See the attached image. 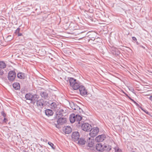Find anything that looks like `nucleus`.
I'll list each match as a JSON object with an SVG mask.
<instances>
[{
  "mask_svg": "<svg viewBox=\"0 0 152 152\" xmlns=\"http://www.w3.org/2000/svg\"><path fill=\"white\" fill-rule=\"evenodd\" d=\"M6 120H7V119L6 118H4V121H5Z\"/></svg>",
  "mask_w": 152,
  "mask_h": 152,
  "instance_id": "4c0bfd02",
  "label": "nucleus"
},
{
  "mask_svg": "<svg viewBox=\"0 0 152 152\" xmlns=\"http://www.w3.org/2000/svg\"><path fill=\"white\" fill-rule=\"evenodd\" d=\"M96 149L99 151H109L111 150V147L107 145L102 144V143H98L96 145Z\"/></svg>",
  "mask_w": 152,
  "mask_h": 152,
  "instance_id": "f257e3e1",
  "label": "nucleus"
},
{
  "mask_svg": "<svg viewBox=\"0 0 152 152\" xmlns=\"http://www.w3.org/2000/svg\"><path fill=\"white\" fill-rule=\"evenodd\" d=\"M17 35L18 37H20L19 38H21V40H23V39H24L22 35V34L21 33H19L18 34H17Z\"/></svg>",
  "mask_w": 152,
  "mask_h": 152,
  "instance_id": "cd10ccee",
  "label": "nucleus"
},
{
  "mask_svg": "<svg viewBox=\"0 0 152 152\" xmlns=\"http://www.w3.org/2000/svg\"><path fill=\"white\" fill-rule=\"evenodd\" d=\"M79 137V134L78 132H73L72 135V138L73 141H76L78 140Z\"/></svg>",
  "mask_w": 152,
  "mask_h": 152,
  "instance_id": "6e6552de",
  "label": "nucleus"
},
{
  "mask_svg": "<svg viewBox=\"0 0 152 152\" xmlns=\"http://www.w3.org/2000/svg\"><path fill=\"white\" fill-rule=\"evenodd\" d=\"M80 94L82 96L87 95V91L84 86H81L79 88Z\"/></svg>",
  "mask_w": 152,
  "mask_h": 152,
  "instance_id": "0eeeda50",
  "label": "nucleus"
},
{
  "mask_svg": "<svg viewBox=\"0 0 152 152\" xmlns=\"http://www.w3.org/2000/svg\"><path fill=\"white\" fill-rule=\"evenodd\" d=\"M32 96V94H30V93H28L26 94L25 95V98L26 100H29L30 102V101H31V99Z\"/></svg>",
  "mask_w": 152,
  "mask_h": 152,
  "instance_id": "b1692460",
  "label": "nucleus"
},
{
  "mask_svg": "<svg viewBox=\"0 0 152 152\" xmlns=\"http://www.w3.org/2000/svg\"><path fill=\"white\" fill-rule=\"evenodd\" d=\"M20 30V28H18L16 29L15 31V33L16 34V35H17V34H18L19 33Z\"/></svg>",
  "mask_w": 152,
  "mask_h": 152,
  "instance_id": "2f4dec72",
  "label": "nucleus"
},
{
  "mask_svg": "<svg viewBox=\"0 0 152 152\" xmlns=\"http://www.w3.org/2000/svg\"><path fill=\"white\" fill-rule=\"evenodd\" d=\"M75 122H77V125L78 126H80L82 122H80L82 120V117L80 115H75Z\"/></svg>",
  "mask_w": 152,
  "mask_h": 152,
  "instance_id": "1a4fd4ad",
  "label": "nucleus"
},
{
  "mask_svg": "<svg viewBox=\"0 0 152 152\" xmlns=\"http://www.w3.org/2000/svg\"><path fill=\"white\" fill-rule=\"evenodd\" d=\"M80 83L78 81H77L75 83L73 84V85L71 87H72L74 90H77L79 89L81 86Z\"/></svg>",
  "mask_w": 152,
  "mask_h": 152,
  "instance_id": "2eb2a0df",
  "label": "nucleus"
},
{
  "mask_svg": "<svg viewBox=\"0 0 152 152\" xmlns=\"http://www.w3.org/2000/svg\"><path fill=\"white\" fill-rule=\"evenodd\" d=\"M12 86L15 90H19L20 88V85L18 83H14L13 84Z\"/></svg>",
  "mask_w": 152,
  "mask_h": 152,
  "instance_id": "6ab92c4d",
  "label": "nucleus"
},
{
  "mask_svg": "<svg viewBox=\"0 0 152 152\" xmlns=\"http://www.w3.org/2000/svg\"><path fill=\"white\" fill-rule=\"evenodd\" d=\"M86 142V140L82 138H80L78 140V144L80 145H84Z\"/></svg>",
  "mask_w": 152,
  "mask_h": 152,
  "instance_id": "4be33fe9",
  "label": "nucleus"
},
{
  "mask_svg": "<svg viewBox=\"0 0 152 152\" xmlns=\"http://www.w3.org/2000/svg\"><path fill=\"white\" fill-rule=\"evenodd\" d=\"M18 77L20 79H24L25 77L24 74L22 73H19L17 75Z\"/></svg>",
  "mask_w": 152,
  "mask_h": 152,
  "instance_id": "a878e982",
  "label": "nucleus"
},
{
  "mask_svg": "<svg viewBox=\"0 0 152 152\" xmlns=\"http://www.w3.org/2000/svg\"><path fill=\"white\" fill-rule=\"evenodd\" d=\"M6 64L3 61H0V75H2L4 74V71L2 69L6 67Z\"/></svg>",
  "mask_w": 152,
  "mask_h": 152,
  "instance_id": "9d476101",
  "label": "nucleus"
},
{
  "mask_svg": "<svg viewBox=\"0 0 152 152\" xmlns=\"http://www.w3.org/2000/svg\"><path fill=\"white\" fill-rule=\"evenodd\" d=\"M1 114L4 117L6 116V114L3 111L1 112Z\"/></svg>",
  "mask_w": 152,
  "mask_h": 152,
  "instance_id": "473e14b6",
  "label": "nucleus"
},
{
  "mask_svg": "<svg viewBox=\"0 0 152 152\" xmlns=\"http://www.w3.org/2000/svg\"><path fill=\"white\" fill-rule=\"evenodd\" d=\"M88 143V146L90 147H92L94 145V139H91L89 137L87 141Z\"/></svg>",
  "mask_w": 152,
  "mask_h": 152,
  "instance_id": "ddd939ff",
  "label": "nucleus"
},
{
  "mask_svg": "<svg viewBox=\"0 0 152 152\" xmlns=\"http://www.w3.org/2000/svg\"><path fill=\"white\" fill-rule=\"evenodd\" d=\"M45 111V115L48 117L52 116L53 114V112L50 109H47Z\"/></svg>",
  "mask_w": 152,
  "mask_h": 152,
  "instance_id": "f3484780",
  "label": "nucleus"
},
{
  "mask_svg": "<svg viewBox=\"0 0 152 152\" xmlns=\"http://www.w3.org/2000/svg\"><path fill=\"white\" fill-rule=\"evenodd\" d=\"M36 102L37 106H40L41 108H42L44 104L43 100L42 99L39 100H37Z\"/></svg>",
  "mask_w": 152,
  "mask_h": 152,
  "instance_id": "aec40b11",
  "label": "nucleus"
},
{
  "mask_svg": "<svg viewBox=\"0 0 152 152\" xmlns=\"http://www.w3.org/2000/svg\"><path fill=\"white\" fill-rule=\"evenodd\" d=\"M149 99L152 102V95L150 96Z\"/></svg>",
  "mask_w": 152,
  "mask_h": 152,
  "instance_id": "f704fd0d",
  "label": "nucleus"
},
{
  "mask_svg": "<svg viewBox=\"0 0 152 152\" xmlns=\"http://www.w3.org/2000/svg\"><path fill=\"white\" fill-rule=\"evenodd\" d=\"M81 122L80 126L81 127V128L83 130L86 132H89L91 129L92 126L91 125L87 123L83 124L82 121Z\"/></svg>",
  "mask_w": 152,
  "mask_h": 152,
  "instance_id": "f03ea898",
  "label": "nucleus"
},
{
  "mask_svg": "<svg viewBox=\"0 0 152 152\" xmlns=\"http://www.w3.org/2000/svg\"><path fill=\"white\" fill-rule=\"evenodd\" d=\"M58 119L57 121L58 124L62 125L65 123L66 121V118H58Z\"/></svg>",
  "mask_w": 152,
  "mask_h": 152,
  "instance_id": "dca6fc26",
  "label": "nucleus"
},
{
  "mask_svg": "<svg viewBox=\"0 0 152 152\" xmlns=\"http://www.w3.org/2000/svg\"><path fill=\"white\" fill-rule=\"evenodd\" d=\"M64 112V110L62 109L57 110L56 113V116H55V118L57 119L58 118L61 117L63 115V113Z\"/></svg>",
  "mask_w": 152,
  "mask_h": 152,
  "instance_id": "f8f14e48",
  "label": "nucleus"
},
{
  "mask_svg": "<svg viewBox=\"0 0 152 152\" xmlns=\"http://www.w3.org/2000/svg\"><path fill=\"white\" fill-rule=\"evenodd\" d=\"M40 95L42 98L45 99H47L48 97V94L46 91L41 92Z\"/></svg>",
  "mask_w": 152,
  "mask_h": 152,
  "instance_id": "5701e85b",
  "label": "nucleus"
},
{
  "mask_svg": "<svg viewBox=\"0 0 152 152\" xmlns=\"http://www.w3.org/2000/svg\"><path fill=\"white\" fill-rule=\"evenodd\" d=\"M47 105H50V108L55 111H57L59 107H58V105L57 104V103L54 102H52L51 101L47 102Z\"/></svg>",
  "mask_w": 152,
  "mask_h": 152,
  "instance_id": "423d86ee",
  "label": "nucleus"
},
{
  "mask_svg": "<svg viewBox=\"0 0 152 152\" xmlns=\"http://www.w3.org/2000/svg\"><path fill=\"white\" fill-rule=\"evenodd\" d=\"M32 99H31V101H30V103L34 104L38 100L39 96L36 94L32 95Z\"/></svg>",
  "mask_w": 152,
  "mask_h": 152,
  "instance_id": "4468645a",
  "label": "nucleus"
},
{
  "mask_svg": "<svg viewBox=\"0 0 152 152\" xmlns=\"http://www.w3.org/2000/svg\"><path fill=\"white\" fill-rule=\"evenodd\" d=\"M70 105L71 108L75 111V112L78 113V112L80 113L81 111H82V110L81 109L79 106L76 104H74L73 102H72L70 103Z\"/></svg>",
  "mask_w": 152,
  "mask_h": 152,
  "instance_id": "39448f33",
  "label": "nucleus"
},
{
  "mask_svg": "<svg viewBox=\"0 0 152 152\" xmlns=\"http://www.w3.org/2000/svg\"><path fill=\"white\" fill-rule=\"evenodd\" d=\"M64 130V132L67 134L70 133L72 131L71 128L69 126H66Z\"/></svg>",
  "mask_w": 152,
  "mask_h": 152,
  "instance_id": "a211bd4d",
  "label": "nucleus"
},
{
  "mask_svg": "<svg viewBox=\"0 0 152 152\" xmlns=\"http://www.w3.org/2000/svg\"><path fill=\"white\" fill-rule=\"evenodd\" d=\"M132 40H133L134 41H136L137 40V39L135 37H132Z\"/></svg>",
  "mask_w": 152,
  "mask_h": 152,
  "instance_id": "72a5a7b5",
  "label": "nucleus"
},
{
  "mask_svg": "<svg viewBox=\"0 0 152 152\" xmlns=\"http://www.w3.org/2000/svg\"><path fill=\"white\" fill-rule=\"evenodd\" d=\"M77 81L72 77H70L69 78V82L71 86L73 85V84L76 83Z\"/></svg>",
  "mask_w": 152,
  "mask_h": 152,
  "instance_id": "393cba45",
  "label": "nucleus"
},
{
  "mask_svg": "<svg viewBox=\"0 0 152 152\" xmlns=\"http://www.w3.org/2000/svg\"><path fill=\"white\" fill-rule=\"evenodd\" d=\"M140 47H141L142 48H144V49H145V47L143 46H142V45H140Z\"/></svg>",
  "mask_w": 152,
  "mask_h": 152,
  "instance_id": "e433bc0d",
  "label": "nucleus"
},
{
  "mask_svg": "<svg viewBox=\"0 0 152 152\" xmlns=\"http://www.w3.org/2000/svg\"><path fill=\"white\" fill-rule=\"evenodd\" d=\"M106 138V136L104 134L99 135L95 138L96 141L99 142H102Z\"/></svg>",
  "mask_w": 152,
  "mask_h": 152,
  "instance_id": "9b49d317",
  "label": "nucleus"
},
{
  "mask_svg": "<svg viewBox=\"0 0 152 152\" xmlns=\"http://www.w3.org/2000/svg\"><path fill=\"white\" fill-rule=\"evenodd\" d=\"M48 144L53 149H55V146L54 144L50 142H48Z\"/></svg>",
  "mask_w": 152,
  "mask_h": 152,
  "instance_id": "bb28decb",
  "label": "nucleus"
},
{
  "mask_svg": "<svg viewBox=\"0 0 152 152\" xmlns=\"http://www.w3.org/2000/svg\"><path fill=\"white\" fill-rule=\"evenodd\" d=\"M129 90H130L131 91H134L133 89L132 88H129Z\"/></svg>",
  "mask_w": 152,
  "mask_h": 152,
  "instance_id": "c9c22d12",
  "label": "nucleus"
},
{
  "mask_svg": "<svg viewBox=\"0 0 152 152\" xmlns=\"http://www.w3.org/2000/svg\"><path fill=\"white\" fill-rule=\"evenodd\" d=\"M115 151L116 152H121V151L118 147H115L114 148Z\"/></svg>",
  "mask_w": 152,
  "mask_h": 152,
  "instance_id": "c756f323",
  "label": "nucleus"
},
{
  "mask_svg": "<svg viewBox=\"0 0 152 152\" xmlns=\"http://www.w3.org/2000/svg\"><path fill=\"white\" fill-rule=\"evenodd\" d=\"M75 114L74 113L72 114L69 117V120L71 123H73L75 122Z\"/></svg>",
  "mask_w": 152,
  "mask_h": 152,
  "instance_id": "412c9836",
  "label": "nucleus"
},
{
  "mask_svg": "<svg viewBox=\"0 0 152 152\" xmlns=\"http://www.w3.org/2000/svg\"><path fill=\"white\" fill-rule=\"evenodd\" d=\"M139 107L140 108L142 111H143L145 113L147 114H148L149 112L148 111L144 109L141 106H139Z\"/></svg>",
  "mask_w": 152,
  "mask_h": 152,
  "instance_id": "c85d7f7f",
  "label": "nucleus"
},
{
  "mask_svg": "<svg viewBox=\"0 0 152 152\" xmlns=\"http://www.w3.org/2000/svg\"><path fill=\"white\" fill-rule=\"evenodd\" d=\"M90 135L92 137H94L97 135L99 131L98 128L96 127L91 129L90 131Z\"/></svg>",
  "mask_w": 152,
  "mask_h": 152,
  "instance_id": "20e7f679",
  "label": "nucleus"
},
{
  "mask_svg": "<svg viewBox=\"0 0 152 152\" xmlns=\"http://www.w3.org/2000/svg\"><path fill=\"white\" fill-rule=\"evenodd\" d=\"M16 76V73L15 72L13 71H11L9 72L8 75V78L10 82H13Z\"/></svg>",
  "mask_w": 152,
  "mask_h": 152,
  "instance_id": "7ed1b4c3",
  "label": "nucleus"
},
{
  "mask_svg": "<svg viewBox=\"0 0 152 152\" xmlns=\"http://www.w3.org/2000/svg\"><path fill=\"white\" fill-rule=\"evenodd\" d=\"M125 94H126V96H127L131 100L133 101L134 102V103L137 106H139V105L135 101H134L133 100L130 98V97H129L127 94H126L125 93Z\"/></svg>",
  "mask_w": 152,
  "mask_h": 152,
  "instance_id": "7c9ffc66",
  "label": "nucleus"
}]
</instances>
